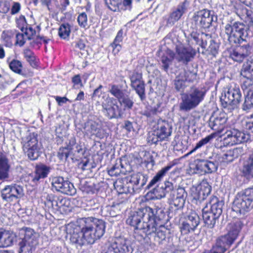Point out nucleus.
I'll return each mask as SVG.
<instances>
[{"instance_id":"7","label":"nucleus","mask_w":253,"mask_h":253,"mask_svg":"<svg viewBox=\"0 0 253 253\" xmlns=\"http://www.w3.org/2000/svg\"><path fill=\"white\" fill-rule=\"evenodd\" d=\"M157 217L155 215V217L144 224L142 228L143 237H146L154 233V241L160 244L165 240L167 237L168 229L162 224H159L157 222Z\"/></svg>"},{"instance_id":"6","label":"nucleus","mask_w":253,"mask_h":253,"mask_svg":"<svg viewBox=\"0 0 253 253\" xmlns=\"http://www.w3.org/2000/svg\"><path fill=\"white\" fill-rule=\"evenodd\" d=\"M243 226V223L239 219L230 222L228 233L217 238L215 244L227 250L237 238Z\"/></svg>"},{"instance_id":"26","label":"nucleus","mask_w":253,"mask_h":253,"mask_svg":"<svg viewBox=\"0 0 253 253\" xmlns=\"http://www.w3.org/2000/svg\"><path fill=\"white\" fill-rule=\"evenodd\" d=\"M175 57V53L171 49L167 48L161 57V61L162 63L161 69L167 72L169 66Z\"/></svg>"},{"instance_id":"27","label":"nucleus","mask_w":253,"mask_h":253,"mask_svg":"<svg viewBox=\"0 0 253 253\" xmlns=\"http://www.w3.org/2000/svg\"><path fill=\"white\" fill-rule=\"evenodd\" d=\"M14 235L8 230L0 229V247L6 248L13 244Z\"/></svg>"},{"instance_id":"55","label":"nucleus","mask_w":253,"mask_h":253,"mask_svg":"<svg viewBox=\"0 0 253 253\" xmlns=\"http://www.w3.org/2000/svg\"><path fill=\"white\" fill-rule=\"evenodd\" d=\"M71 149L68 146L62 147L59 149L57 157L60 160H66L69 156Z\"/></svg>"},{"instance_id":"61","label":"nucleus","mask_w":253,"mask_h":253,"mask_svg":"<svg viewBox=\"0 0 253 253\" xmlns=\"http://www.w3.org/2000/svg\"><path fill=\"white\" fill-rule=\"evenodd\" d=\"M172 197L176 198H181L183 200H185L187 193L185 190V189L182 187H178L172 193Z\"/></svg>"},{"instance_id":"54","label":"nucleus","mask_w":253,"mask_h":253,"mask_svg":"<svg viewBox=\"0 0 253 253\" xmlns=\"http://www.w3.org/2000/svg\"><path fill=\"white\" fill-rule=\"evenodd\" d=\"M138 94L141 100H144L146 98L145 95V84L142 83L132 87Z\"/></svg>"},{"instance_id":"48","label":"nucleus","mask_w":253,"mask_h":253,"mask_svg":"<svg viewBox=\"0 0 253 253\" xmlns=\"http://www.w3.org/2000/svg\"><path fill=\"white\" fill-rule=\"evenodd\" d=\"M77 20L78 24L81 28L86 29L88 27V16L85 12L78 13Z\"/></svg>"},{"instance_id":"17","label":"nucleus","mask_w":253,"mask_h":253,"mask_svg":"<svg viewBox=\"0 0 253 253\" xmlns=\"http://www.w3.org/2000/svg\"><path fill=\"white\" fill-rule=\"evenodd\" d=\"M189 4L187 0H184L179 3L177 7L169 13L166 20V26L172 27L178 21L188 10Z\"/></svg>"},{"instance_id":"9","label":"nucleus","mask_w":253,"mask_h":253,"mask_svg":"<svg viewBox=\"0 0 253 253\" xmlns=\"http://www.w3.org/2000/svg\"><path fill=\"white\" fill-rule=\"evenodd\" d=\"M171 132L172 127L168 121L160 119L153 126V133L149 137V141L152 144H157L167 140Z\"/></svg>"},{"instance_id":"23","label":"nucleus","mask_w":253,"mask_h":253,"mask_svg":"<svg viewBox=\"0 0 253 253\" xmlns=\"http://www.w3.org/2000/svg\"><path fill=\"white\" fill-rule=\"evenodd\" d=\"M18 237L20 242L38 243L36 233L34 229L30 227H23L19 230Z\"/></svg>"},{"instance_id":"19","label":"nucleus","mask_w":253,"mask_h":253,"mask_svg":"<svg viewBox=\"0 0 253 253\" xmlns=\"http://www.w3.org/2000/svg\"><path fill=\"white\" fill-rule=\"evenodd\" d=\"M175 52L177 54V61L185 65L192 61L197 54L196 50L191 46L176 45Z\"/></svg>"},{"instance_id":"45","label":"nucleus","mask_w":253,"mask_h":253,"mask_svg":"<svg viewBox=\"0 0 253 253\" xmlns=\"http://www.w3.org/2000/svg\"><path fill=\"white\" fill-rule=\"evenodd\" d=\"M84 236L81 230V232H77L74 230L71 234L70 238V241L73 244L79 245L80 246L84 244Z\"/></svg>"},{"instance_id":"30","label":"nucleus","mask_w":253,"mask_h":253,"mask_svg":"<svg viewBox=\"0 0 253 253\" xmlns=\"http://www.w3.org/2000/svg\"><path fill=\"white\" fill-rule=\"evenodd\" d=\"M196 168L201 172L207 173H211L216 169L213 162L204 160L199 161L196 164Z\"/></svg>"},{"instance_id":"1","label":"nucleus","mask_w":253,"mask_h":253,"mask_svg":"<svg viewBox=\"0 0 253 253\" xmlns=\"http://www.w3.org/2000/svg\"><path fill=\"white\" fill-rule=\"evenodd\" d=\"M80 223L84 240L88 243H94L105 233V224L101 219L89 217L82 219Z\"/></svg>"},{"instance_id":"33","label":"nucleus","mask_w":253,"mask_h":253,"mask_svg":"<svg viewBox=\"0 0 253 253\" xmlns=\"http://www.w3.org/2000/svg\"><path fill=\"white\" fill-rule=\"evenodd\" d=\"M240 18L250 26H253V11L245 7L237 10Z\"/></svg>"},{"instance_id":"44","label":"nucleus","mask_w":253,"mask_h":253,"mask_svg":"<svg viewBox=\"0 0 253 253\" xmlns=\"http://www.w3.org/2000/svg\"><path fill=\"white\" fill-rule=\"evenodd\" d=\"M185 203V200L181 198L171 197L169 200L170 208L175 211L183 209Z\"/></svg>"},{"instance_id":"52","label":"nucleus","mask_w":253,"mask_h":253,"mask_svg":"<svg viewBox=\"0 0 253 253\" xmlns=\"http://www.w3.org/2000/svg\"><path fill=\"white\" fill-rule=\"evenodd\" d=\"M104 209L108 212V214L106 215L111 217L117 216L120 210L119 204L108 205L106 206Z\"/></svg>"},{"instance_id":"64","label":"nucleus","mask_w":253,"mask_h":253,"mask_svg":"<svg viewBox=\"0 0 253 253\" xmlns=\"http://www.w3.org/2000/svg\"><path fill=\"white\" fill-rule=\"evenodd\" d=\"M44 197L45 198V201H44L45 205L49 208L52 209L56 196L53 194H46Z\"/></svg>"},{"instance_id":"34","label":"nucleus","mask_w":253,"mask_h":253,"mask_svg":"<svg viewBox=\"0 0 253 253\" xmlns=\"http://www.w3.org/2000/svg\"><path fill=\"white\" fill-rule=\"evenodd\" d=\"M240 18L250 26H253V11L245 7L237 10Z\"/></svg>"},{"instance_id":"28","label":"nucleus","mask_w":253,"mask_h":253,"mask_svg":"<svg viewBox=\"0 0 253 253\" xmlns=\"http://www.w3.org/2000/svg\"><path fill=\"white\" fill-rule=\"evenodd\" d=\"M126 177L119 179L116 182L115 186L120 194L133 193L135 192L134 188L132 185L128 184V181H126Z\"/></svg>"},{"instance_id":"11","label":"nucleus","mask_w":253,"mask_h":253,"mask_svg":"<svg viewBox=\"0 0 253 253\" xmlns=\"http://www.w3.org/2000/svg\"><path fill=\"white\" fill-rule=\"evenodd\" d=\"M110 93L116 97L123 107L124 111L132 109L134 102L126 89H122L118 85L113 84L109 90Z\"/></svg>"},{"instance_id":"13","label":"nucleus","mask_w":253,"mask_h":253,"mask_svg":"<svg viewBox=\"0 0 253 253\" xmlns=\"http://www.w3.org/2000/svg\"><path fill=\"white\" fill-rule=\"evenodd\" d=\"M51 186L57 192L73 196L76 193L74 185L68 180L60 176H54L51 180Z\"/></svg>"},{"instance_id":"24","label":"nucleus","mask_w":253,"mask_h":253,"mask_svg":"<svg viewBox=\"0 0 253 253\" xmlns=\"http://www.w3.org/2000/svg\"><path fill=\"white\" fill-rule=\"evenodd\" d=\"M110 100V101L102 104V107L107 113L108 117L113 118L120 116L123 111L121 108L118 105L116 99L111 98Z\"/></svg>"},{"instance_id":"8","label":"nucleus","mask_w":253,"mask_h":253,"mask_svg":"<svg viewBox=\"0 0 253 253\" xmlns=\"http://www.w3.org/2000/svg\"><path fill=\"white\" fill-rule=\"evenodd\" d=\"M224 31L229 42L231 44H240L246 41L248 35L246 26L239 22H235L232 25L226 24Z\"/></svg>"},{"instance_id":"18","label":"nucleus","mask_w":253,"mask_h":253,"mask_svg":"<svg viewBox=\"0 0 253 253\" xmlns=\"http://www.w3.org/2000/svg\"><path fill=\"white\" fill-rule=\"evenodd\" d=\"M104 253H131V251L127 239L118 237L113 239Z\"/></svg>"},{"instance_id":"53","label":"nucleus","mask_w":253,"mask_h":253,"mask_svg":"<svg viewBox=\"0 0 253 253\" xmlns=\"http://www.w3.org/2000/svg\"><path fill=\"white\" fill-rule=\"evenodd\" d=\"M175 190V189L174 188L173 183L170 181H167L165 182V187L163 189V194L156 196L155 197L156 198H158V196H160V198L164 197L167 194H172Z\"/></svg>"},{"instance_id":"32","label":"nucleus","mask_w":253,"mask_h":253,"mask_svg":"<svg viewBox=\"0 0 253 253\" xmlns=\"http://www.w3.org/2000/svg\"><path fill=\"white\" fill-rule=\"evenodd\" d=\"M203 218L204 221L208 228L212 229L215 224L216 220L219 217L210 211H205L203 209L202 210Z\"/></svg>"},{"instance_id":"46","label":"nucleus","mask_w":253,"mask_h":253,"mask_svg":"<svg viewBox=\"0 0 253 253\" xmlns=\"http://www.w3.org/2000/svg\"><path fill=\"white\" fill-rule=\"evenodd\" d=\"M251 77H244L241 84V88L248 93L253 90V79Z\"/></svg>"},{"instance_id":"40","label":"nucleus","mask_w":253,"mask_h":253,"mask_svg":"<svg viewBox=\"0 0 253 253\" xmlns=\"http://www.w3.org/2000/svg\"><path fill=\"white\" fill-rule=\"evenodd\" d=\"M38 244V243H33L31 244V242H19L18 253H33Z\"/></svg>"},{"instance_id":"21","label":"nucleus","mask_w":253,"mask_h":253,"mask_svg":"<svg viewBox=\"0 0 253 253\" xmlns=\"http://www.w3.org/2000/svg\"><path fill=\"white\" fill-rule=\"evenodd\" d=\"M50 168L49 167L43 164L36 165L34 172L29 175L31 178V181L37 184L41 179L46 178L50 172Z\"/></svg>"},{"instance_id":"3","label":"nucleus","mask_w":253,"mask_h":253,"mask_svg":"<svg viewBox=\"0 0 253 253\" xmlns=\"http://www.w3.org/2000/svg\"><path fill=\"white\" fill-rule=\"evenodd\" d=\"M242 100V93L238 86L228 85L224 87L220 97L221 106L233 110L238 107Z\"/></svg>"},{"instance_id":"37","label":"nucleus","mask_w":253,"mask_h":253,"mask_svg":"<svg viewBox=\"0 0 253 253\" xmlns=\"http://www.w3.org/2000/svg\"><path fill=\"white\" fill-rule=\"evenodd\" d=\"M23 56L26 60L34 68L39 67V63L37 60L34 52L29 48L23 50Z\"/></svg>"},{"instance_id":"36","label":"nucleus","mask_w":253,"mask_h":253,"mask_svg":"<svg viewBox=\"0 0 253 253\" xmlns=\"http://www.w3.org/2000/svg\"><path fill=\"white\" fill-rule=\"evenodd\" d=\"M7 63H8L9 69L12 72L19 75H23L22 72L23 66L21 61L17 59H8L7 60Z\"/></svg>"},{"instance_id":"56","label":"nucleus","mask_w":253,"mask_h":253,"mask_svg":"<svg viewBox=\"0 0 253 253\" xmlns=\"http://www.w3.org/2000/svg\"><path fill=\"white\" fill-rule=\"evenodd\" d=\"M199 188L202 191V193L207 198L210 194L211 191V187L206 181H202L198 186Z\"/></svg>"},{"instance_id":"5","label":"nucleus","mask_w":253,"mask_h":253,"mask_svg":"<svg viewBox=\"0 0 253 253\" xmlns=\"http://www.w3.org/2000/svg\"><path fill=\"white\" fill-rule=\"evenodd\" d=\"M237 212L245 213L253 208V188H248L238 192L233 202Z\"/></svg>"},{"instance_id":"14","label":"nucleus","mask_w":253,"mask_h":253,"mask_svg":"<svg viewBox=\"0 0 253 253\" xmlns=\"http://www.w3.org/2000/svg\"><path fill=\"white\" fill-rule=\"evenodd\" d=\"M213 15L211 11L207 9H203L195 12L192 20L195 26L203 29L209 28L213 21Z\"/></svg>"},{"instance_id":"4","label":"nucleus","mask_w":253,"mask_h":253,"mask_svg":"<svg viewBox=\"0 0 253 253\" xmlns=\"http://www.w3.org/2000/svg\"><path fill=\"white\" fill-rule=\"evenodd\" d=\"M206 92L205 87L199 88L192 86L190 92L184 95L180 105V110L189 111L196 108L204 99Z\"/></svg>"},{"instance_id":"29","label":"nucleus","mask_w":253,"mask_h":253,"mask_svg":"<svg viewBox=\"0 0 253 253\" xmlns=\"http://www.w3.org/2000/svg\"><path fill=\"white\" fill-rule=\"evenodd\" d=\"M10 165L7 157L0 151V180L8 177Z\"/></svg>"},{"instance_id":"10","label":"nucleus","mask_w":253,"mask_h":253,"mask_svg":"<svg viewBox=\"0 0 253 253\" xmlns=\"http://www.w3.org/2000/svg\"><path fill=\"white\" fill-rule=\"evenodd\" d=\"M23 150L31 161H35L40 156V148L38 144V134L31 133L27 137V141L22 146Z\"/></svg>"},{"instance_id":"2","label":"nucleus","mask_w":253,"mask_h":253,"mask_svg":"<svg viewBox=\"0 0 253 253\" xmlns=\"http://www.w3.org/2000/svg\"><path fill=\"white\" fill-rule=\"evenodd\" d=\"M154 211L149 207L138 209L137 211L131 212L126 220L127 224L133 227L134 232L143 237L142 228L144 224L155 217Z\"/></svg>"},{"instance_id":"57","label":"nucleus","mask_w":253,"mask_h":253,"mask_svg":"<svg viewBox=\"0 0 253 253\" xmlns=\"http://www.w3.org/2000/svg\"><path fill=\"white\" fill-rule=\"evenodd\" d=\"M231 151H227L225 153L220 154L218 157V161L220 164H227L234 161Z\"/></svg>"},{"instance_id":"12","label":"nucleus","mask_w":253,"mask_h":253,"mask_svg":"<svg viewBox=\"0 0 253 253\" xmlns=\"http://www.w3.org/2000/svg\"><path fill=\"white\" fill-rule=\"evenodd\" d=\"M227 115L225 112H213L210 118L209 126L216 133L220 134L227 127Z\"/></svg>"},{"instance_id":"62","label":"nucleus","mask_w":253,"mask_h":253,"mask_svg":"<svg viewBox=\"0 0 253 253\" xmlns=\"http://www.w3.org/2000/svg\"><path fill=\"white\" fill-rule=\"evenodd\" d=\"M17 26L21 30L22 32H24V28L28 25L27 23L25 16L21 15L16 19Z\"/></svg>"},{"instance_id":"42","label":"nucleus","mask_w":253,"mask_h":253,"mask_svg":"<svg viewBox=\"0 0 253 253\" xmlns=\"http://www.w3.org/2000/svg\"><path fill=\"white\" fill-rule=\"evenodd\" d=\"M235 129L232 130H227L225 132V136L224 138V140L225 143L230 146L238 144V141L237 137L235 135Z\"/></svg>"},{"instance_id":"22","label":"nucleus","mask_w":253,"mask_h":253,"mask_svg":"<svg viewBox=\"0 0 253 253\" xmlns=\"http://www.w3.org/2000/svg\"><path fill=\"white\" fill-rule=\"evenodd\" d=\"M251 53V46L247 44L233 49L230 53V57L234 61L241 63Z\"/></svg>"},{"instance_id":"58","label":"nucleus","mask_w":253,"mask_h":253,"mask_svg":"<svg viewBox=\"0 0 253 253\" xmlns=\"http://www.w3.org/2000/svg\"><path fill=\"white\" fill-rule=\"evenodd\" d=\"M251 63H252L246 62L243 65L241 71V74L243 77L252 76L253 67H252Z\"/></svg>"},{"instance_id":"39","label":"nucleus","mask_w":253,"mask_h":253,"mask_svg":"<svg viewBox=\"0 0 253 253\" xmlns=\"http://www.w3.org/2000/svg\"><path fill=\"white\" fill-rule=\"evenodd\" d=\"M71 26L68 23H62L58 30V35L60 39H68L71 34Z\"/></svg>"},{"instance_id":"41","label":"nucleus","mask_w":253,"mask_h":253,"mask_svg":"<svg viewBox=\"0 0 253 253\" xmlns=\"http://www.w3.org/2000/svg\"><path fill=\"white\" fill-rule=\"evenodd\" d=\"M129 79L131 87L145 82L143 79L142 73L136 71H134L132 72V74L129 76Z\"/></svg>"},{"instance_id":"35","label":"nucleus","mask_w":253,"mask_h":253,"mask_svg":"<svg viewBox=\"0 0 253 253\" xmlns=\"http://www.w3.org/2000/svg\"><path fill=\"white\" fill-rule=\"evenodd\" d=\"M173 165L174 164L169 165L160 170L150 181L147 185V188H150L157 182L160 181Z\"/></svg>"},{"instance_id":"49","label":"nucleus","mask_w":253,"mask_h":253,"mask_svg":"<svg viewBox=\"0 0 253 253\" xmlns=\"http://www.w3.org/2000/svg\"><path fill=\"white\" fill-rule=\"evenodd\" d=\"M70 201L67 198L56 197L55 203H54L52 209L56 210H60L62 208L64 209V207H68Z\"/></svg>"},{"instance_id":"43","label":"nucleus","mask_w":253,"mask_h":253,"mask_svg":"<svg viewBox=\"0 0 253 253\" xmlns=\"http://www.w3.org/2000/svg\"><path fill=\"white\" fill-rule=\"evenodd\" d=\"M16 30H4L1 35V39L6 43V45H12V39L15 36Z\"/></svg>"},{"instance_id":"38","label":"nucleus","mask_w":253,"mask_h":253,"mask_svg":"<svg viewBox=\"0 0 253 253\" xmlns=\"http://www.w3.org/2000/svg\"><path fill=\"white\" fill-rule=\"evenodd\" d=\"M190 197L192 202L196 204H198V202L201 203L206 199V198L202 194V191L198 186L191 189Z\"/></svg>"},{"instance_id":"63","label":"nucleus","mask_w":253,"mask_h":253,"mask_svg":"<svg viewBox=\"0 0 253 253\" xmlns=\"http://www.w3.org/2000/svg\"><path fill=\"white\" fill-rule=\"evenodd\" d=\"M27 37L28 40H32L34 39V37L36 35V31L33 29L31 25H28L25 28H24V32H23Z\"/></svg>"},{"instance_id":"31","label":"nucleus","mask_w":253,"mask_h":253,"mask_svg":"<svg viewBox=\"0 0 253 253\" xmlns=\"http://www.w3.org/2000/svg\"><path fill=\"white\" fill-rule=\"evenodd\" d=\"M210 204L211 210L210 211L212 212L215 215L219 217L222 212L223 203L220 201L218 198L215 196H212L210 199Z\"/></svg>"},{"instance_id":"20","label":"nucleus","mask_w":253,"mask_h":253,"mask_svg":"<svg viewBox=\"0 0 253 253\" xmlns=\"http://www.w3.org/2000/svg\"><path fill=\"white\" fill-rule=\"evenodd\" d=\"M200 223V218L195 212H191L186 220L182 222L180 227L182 234L187 235L195 231Z\"/></svg>"},{"instance_id":"59","label":"nucleus","mask_w":253,"mask_h":253,"mask_svg":"<svg viewBox=\"0 0 253 253\" xmlns=\"http://www.w3.org/2000/svg\"><path fill=\"white\" fill-rule=\"evenodd\" d=\"M197 77L196 73L189 70L185 71L183 74V80L185 82L193 83L196 80Z\"/></svg>"},{"instance_id":"51","label":"nucleus","mask_w":253,"mask_h":253,"mask_svg":"<svg viewBox=\"0 0 253 253\" xmlns=\"http://www.w3.org/2000/svg\"><path fill=\"white\" fill-rule=\"evenodd\" d=\"M41 3L42 6H46L50 12H53L56 8L61 7L57 0H41Z\"/></svg>"},{"instance_id":"15","label":"nucleus","mask_w":253,"mask_h":253,"mask_svg":"<svg viewBox=\"0 0 253 253\" xmlns=\"http://www.w3.org/2000/svg\"><path fill=\"white\" fill-rule=\"evenodd\" d=\"M106 7L115 13L130 12L133 8V0H104Z\"/></svg>"},{"instance_id":"60","label":"nucleus","mask_w":253,"mask_h":253,"mask_svg":"<svg viewBox=\"0 0 253 253\" xmlns=\"http://www.w3.org/2000/svg\"><path fill=\"white\" fill-rule=\"evenodd\" d=\"M24 33H20L18 31L16 30V34H15V44L16 45H18L19 46H22L25 43L27 38H25Z\"/></svg>"},{"instance_id":"25","label":"nucleus","mask_w":253,"mask_h":253,"mask_svg":"<svg viewBox=\"0 0 253 253\" xmlns=\"http://www.w3.org/2000/svg\"><path fill=\"white\" fill-rule=\"evenodd\" d=\"M126 178V180H125L128 181V184L132 185L134 190L143 187L147 180V177L140 172L133 173Z\"/></svg>"},{"instance_id":"47","label":"nucleus","mask_w":253,"mask_h":253,"mask_svg":"<svg viewBox=\"0 0 253 253\" xmlns=\"http://www.w3.org/2000/svg\"><path fill=\"white\" fill-rule=\"evenodd\" d=\"M219 47L218 44L214 41H211L210 44L206 50L207 56H210L211 59L215 57L218 54Z\"/></svg>"},{"instance_id":"16","label":"nucleus","mask_w":253,"mask_h":253,"mask_svg":"<svg viewBox=\"0 0 253 253\" xmlns=\"http://www.w3.org/2000/svg\"><path fill=\"white\" fill-rule=\"evenodd\" d=\"M23 188L16 184L5 186L1 190L2 200L10 203L17 201L23 195Z\"/></svg>"},{"instance_id":"50","label":"nucleus","mask_w":253,"mask_h":253,"mask_svg":"<svg viewBox=\"0 0 253 253\" xmlns=\"http://www.w3.org/2000/svg\"><path fill=\"white\" fill-rule=\"evenodd\" d=\"M215 136L214 133H211L208 136H207L206 137L202 138L201 140H200L196 145L195 147L192 149L189 152L187 153V155H189L194 152H195L196 150L198 149L201 148L203 146L206 145L208 142H209L211 139H212Z\"/></svg>"}]
</instances>
